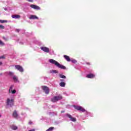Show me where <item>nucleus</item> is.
Listing matches in <instances>:
<instances>
[{"instance_id": "f8f14e48", "label": "nucleus", "mask_w": 131, "mask_h": 131, "mask_svg": "<svg viewBox=\"0 0 131 131\" xmlns=\"http://www.w3.org/2000/svg\"><path fill=\"white\" fill-rule=\"evenodd\" d=\"M12 18L13 19H19V18H21V16L19 15H11Z\"/></svg>"}, {"instance_id": "f257e3e1", "label": "nucleus", "mask_w": 131, "mask_h": 131, "mask_svg": "<svg viewBox=\"0 0 131 131\" xmlns=\"http://www.w3.org/2000/svg\"><path fill=\"white\" fill-rule=\"evenodd\" d=\"M49 63H51V64H52L53 65H55V66H56L58 68H60V69H63L64 70H65V69H66V67L60 64L57 61H56L53 59H49Z\"/></svg>"}, {"instance_id": "dca6fc26", "label": "nucleus", "mask_w": 131, "mask_h": 131, "mask_svg": "<svg viewBox=\"0 0 131 131\" xmlns=\"http://www.w3.org/2000/svg\"><path fill=\"white\" fill-rule=\"evenodd\" d=\"M12 77L14 82H18V78L17 77V76L14 75Z\"/></svg>"}, {"instance_id": "20e7f679", "label": "nucleus", "mask_w": 131, "mask_h": 131, "mask_svg": "<svg viewBox=\"0 0 131 131\" xmlns=\"http://www.w3.org/2000/svg\"><path fill=\"white\" fill-rule=\"evenodd\" d=\"M41 89L43 90V92H45L46 95H49V93H50V90L49 89V88L48 86H42Z\"/></svg>"}, {"instance_id": "cd10ccee", "label": "nucleus", "mask_w": 131, "mask_h": 131, "mask_svg": "<svg viewBox=\"0 0 131 131\" xmlns=\"http://www.w3.org/2000/svg\"><path fill=\"white\" fill-rule=\"evenodd\" d=\"M27 2H29V3H33V0H26Z\"/></svg>"}, {"instance_id": "aec40b11", "label": "nucleus", "mask_w": 131, "mask_h": 131, "mask_svg": "<svg viewBox=\"0 0 131 131\" xmlns=\"http://www.w3.org/2000/svg\"><path fill=\"white\" fill-rule=\"evenodd\" d=\"M11 128L13 129V130H16V129H18V127L15 125H12Z\"/></svg>"}, {"instance_id": "39448f33", "label": "nucleus", "mask_w": 131, "mask_h": 131, "mask_svg": "<svg viewBox=\"0 0 131 131\" xmlns=\"http://www.w3.org/2000/svg\"><path fill=\"white\" fill-rule=\"evenodd\" d=\"M66 116H67V117H68V118H70V120L71 121H73V122H76V118L72 117V116H71V115H70L69 114H67L66 115Z\"/></svg>"}, {"instance_id": "c9c22d12", "label": "nucleus", "mask_w": 131, "mask_h": 131, "mask_svg": "<svg viewBox=\"0 0 131 131\" xmlns=\"http://www.w3.org/2000/svg\"><path fill=\"white\" fill-rule=\"evenodd\" d=\"M88 65H90V63H89V62H87V63H86Z\"/></svg>"}, {"instance_id": "4468645a", "label": "nucleus", "mask_w": 131, "mask_h": 131, "mask_svg": "<svg viewBox=\"0 0 131 131\" xmlns=\"http://www.w3.org/2000/svg\"><path fill=\"white\" fill-rule=\"evenodd\" d=\"M64 58L68 61V62H70L71 61V59H70V57L67 55H64L63 56Z\"/></svg>"}, {"instance_id": "ea45409f", "label": "nucleus", "mask_w": 131, "mask_h": 131, "mask_svg": "<svg viewBox=\"0 0 131 131\" xmlns=\"http://www.w3.org/2000/svg\"><path fill=\"white\" fill-rule=\"evenodd\" d=\"M5 10H7L6 9H5Z\"/></svg>"}, {"instance_id": "9d476101", "label": "nucleus", "mask_w": 131, "mask_h": 131, "mask_svg": "<svg viewBox=\"0 0 131 131\" xmlns=\"http://www.w3.org/2000/svg\"><path fill=\"white\" fill-rule=\"evenodd\" d=\"M29 18L30 20H35V19H37V20H38V17H37L36 15H30Z\"/></svg>"}, {"instance_id": "f03ea898", "label": "nucleus", "mask_w": 131, "mask_h": 131, "mask_svg": "<svg viewBox=\"0 0 131 131\" xmlns=\"http://www.w3.org/2000/svg\"><path fill=\"white\" fill-rule=\"evenodd\" d=\"M14 98H8L7 99V106H9L10 107H12V106H14Z\"/></svg>"}, {"instance_id": "7c9ffc66", "label": "nucleus", "mask_w": 131, "mask_h": 131, "mask_svg": "<svg viewBox=\"0 0 131 131\" xmlns=\"http://www.w3.org/2000/svg\"><path fill=\"white\" fill-rule=\"evenodd\" d=\"M29 131H35V129H32L29 130Z\"/></svg>"}, {"instance_id": "412c9836", "label": "nucleus", "mask_w": 131, "mask_h": 131, "mask_svg": "<svg viewBox=\"0 0 131 131\" xmlns=\"http://www.w3.org/2000/svg\"><path fill=\"white\" fill-rule=\"evenodd\" d=\"M0 23H8V20L0 19Z\"/></svg>"}, {"instance_id": "4be33fe9", "label": "nucleus", "mask_w": 131, "mask_h": 131, "mask_svg": "<svg viewBox=\"0 0 131 131\" xmlns=\"http://www.w3.org/2000/svg\"><path fill=\"white\" fill-rule=\"evenodd\" d=\"M0 46L1 47H4V46H5V43L3 42V41H2L1 40H0Z\"/></svg>"}, {"instance_id": "f3484780", "label": "nucleus", "mask_w": 131, "mask_h": 131, "mask_svg": "<svg viewBox=\"0 0 131 131\" xmlns=\"http://www.w3.org/2000/svg\"><path fill=\"white\" fill-rule=\"evenodd\" d=\"M66 84V83H65L64 82H61L59 83V85L60 86H61V88H65Z\"/></svg>"}, {"instance_id": "ddd939ff", "label": "nucleus", "mask_w": 131, "mask_h": 131, "mask_svg": "<svg viewBox=\"0 0 131 131\" xmlns=\"http://www.w3.org/2000/svg\"><path fill=\"white\" fill-rule=\"evenodd\" d=\"M88 78H94L95 77V75L93 74H89L86 75Z\"/></svg>"}, {"instance_id": "a211bd4d", "label": "nucleus", "mask_w": 131, "mask_h": 131, "mask_svg": "<svg viewBox=\"0 0 131 131\" xmlns=\"http://www.w3.org/2000/svg\"><path fill=\"white\" fill-rule=\"evenodd\" d=\"M59 77H60V78H63L64 79H66V76L64 75L59 74Z\"/></svg>"}, {"instance_id": "2eb2a0df", "label": "nucleus", "mask_w": 131, "mask_h": 131, "mask_svg": "<svg viewBox=\"0 0 131 131\" xmlns=\"http://www.w3.org/2000/svg\"><path fill=\"white\" fill-rule=\"evenodd\" d=\"M13 117H14V118H17L18 114L17 113V111H14V112L13 113Z\"/></svg>"}, {"instance_id": "6ab92c4d", "label": "nucleus", "mask_w": 131, "mask_h": 131, "mask_svg": "<svg viewBox=\"0 0 131 131\" xmlns=\"http://www.w3.org/2000/svg\"><path fill=\"white\" fill-rule=\"evenodd\" d=\"M50 73L57 74V73H59V72H58V71L56 70H52V71H50Z\"/></svg>"}, {"instance_id": "2f4dec72", "label": "nucleus", "mask_w": 131, "mask_h": 131, "mask_svg": "<svg viewBox=\"0 0 131 131\" xmlns=\"http://www.w3.org/2000/svg\"><path fill=\"white\" fill-rule=\"evenodd\" d=\"M29 124H32V122L30 121V122H29Z\"/></svg>"}, {"instance_id": "9b49d317", "label": "nucleus", "mask_w": 131, "mask_h": 131, "mask_svg": "<svg viewBox=\"0 0 131 131\" xmlns=\"http://www.w3.org/2000/svg\"><path fill=\"white\" fill-rule=\"evenodd\" d=\"M4 74L6 75H9V76H12V77L14 76V72H6L4 73Z\"/></svg>"}, {"instance_id": "5701e85b", "label": "nucleus", "mask_w": 131, "mask_h": 131, "mask_svg": "<svg viewBox=\"0 0 131 131\" xmlns=\"http://www.w3.org/2000/svg\"><path fill=\"white\" fill-rule=\"evenodd\" d=\"M72 63H74V64H75L76 63H77V61L75 59H72L71 60Z\"/></svg>"}, {"instance_id": "c85d7f7f", "label": "nucleus", "mask_w": 131, "mask_h": 131, "mask_svg": "<svg viewBox=\"0 0 131 131\" xmlns=\"http://www.w3.org/2000/svg\"><path fill=\"white\" fill-rule=\"evenodd\" d=\"M16 32H20V30L17 29L16 30Z\"/></svg>"}, {"instance_id": "0eeeda50", "label": "nucleus", "mask_w": 131, "mask_h": 131, "mask_svg": "<svg viewBox=\"0 0 131 131\" xmlns=\"http://www.w3.org/2000/svg\"><path fill=\"white\" fill-rule=\"evenodd\" d=\"M15 69H17L19 72H23L24 71V70L23 69V68L19 65H16L15 66Z\"/></svg>"}, {"instance_id": "c756f323", "label": "nucleus", "mask_w": 131, "mask_h": 131, "mask_svg": "<svg viewBox=\"0 0 131 131\" xmlns=\"http://www.w3.org/2000/svg\"><path fill=\"white\" fill-rule=\"evenodd\" d=\"M0 59H5V56H1Z\"/></svg>"}, {"instance_id": "6e6552de", "label": "nucleus", "mask_w": 131, "mask_h": 131, "mask_svg": "<svg viewBox=\"0 0 131 131\" xmlns=\"http://www.w3.org/2000/svg\"><path fill=\"white\" fill-rule=\"evenodd\" d=\"M30 8H32V9H34V10H40V7L35 5L31 4L30 5Z\"/></svg>"}, {"instance_id": "e433bc0d", "label": "nucleus", "mask_w": 131, "mask_h": 131, "mask_svg": "<svg viewBox=\"0 0 131 131\" xmlns=\"http://www.w3.org/2000/svg\"><path fill=\"white\" fill-rule=\"evenodd\" d=\"M52 108H55V106L54 105L52 106Z\"/></svg>"}, {"instance_id": "473e14b6", "label": "nucleus", "mask_w": 131, "mask_h": 131, "mask_svg": "<svg viewBox=\"0 0 131 131\" xmlns=\"http://www.w3.org/2000/svg\"><path fill=\"white\" fill-rule=\"evenodd\" d=\"M65 112V111H61V113H64Z\"/></svg>"}, {"instance_id": "4c0bfd02", "label": "nucleus", "mask_w": 131, "mask_h": 131, "mask_svg": "<svg viewBox=\"0 0 131 131\" xmlns=\"http://www.w3.org/2000/svg\"><path fill=\"white\" fill-rule=\"evenodd\" d=\"M0 75H3V73H1V74H0Z\"/></svg>"}, {"instance_id": "a878e982", "label": "nucleus", "mask_w": 131, "mask_h": 131, "mask_svg": "<svg viewBox=\"0 0 131 131\" xmlns=\"http://www.w3.org/2000/svg\"><path fill=\"white\" fill-rule=\"evenodd\" d=\"M10 93H11V94H12L13 95H14L15 93H16V91L15 90H12Z\"/></svg>"}, {"instance_id": "393cba45", "label": "nucleus", "mask_w": 131, "mask_h": 131, "mask_svg": "<svg viewBox=\"0 0 131 131\" xmlns=\"http://www.w3.org/2000/svg\"><path fill=\"white\" fill-rule=\"evenodd\" d=\"M14 86L13 85H12L10 88V89H9V93H11L13 90V87Z\"/></svg>"}, {"instance_id": "1a4fd4ad", "label": "nucleus", "mask_w": 131, "mask_h": 131, "mask_svg": "<svg viewBox=\"0 0 131 131\" xmlns=\"http://www.w3.org/2000/svg\"><path fill=\"white\" fill-rule=\"evenodd\" d=\"M75 109H76V110H78L79 111H81L82 112H85V109L83 108V107L80 106H76Z\"/></svg>"}, {"instance_id": "7ed1b4c3", "label": "nucleus", "mask_w": 131, "mask_h": 131, "mask_svg": "<svg viewBox=\"0 0 131 131\" xmlns=\"http://www.w3.org/2000/svg\"><path fill=\"white\" fill-rule=\"evenodd\" d=\"M62 99H63L62 95H59L58 96H54L53 98H51V101L53 103H56V102H58V101H60V100H62Z\"/></svg>"}, {"instance_id": "f704fd0d", "label": "nucleus", "mask_w": 131, "mask_h": 131, "mask_svg": "<svg viewBox=\"0 0 131 131\" xmlns=\"http://www.w3.org/2000/svg\"><path fill=\"white\" fill-rule=\"evenodd\" d=\"M60 81H61V82H63V81H64V80H63V79H60Z\"/></svg>"}, {"instance_id": "58836bf2", "label": "nucleus", "mask_w": 131, "mask_h": 131, "mask_svg": "<svg viewBox=\"0 0 131 131\" xmlns=\"http://www.w3.org/2000/svg\"><path fill=\"white\" fill-rule=\"evenodd\" d=\"M0 117H2V115H1V114H0Z\"/></svg>"}, {"instance_id": "b1692460", "label": "nucleus", "mask_w": 131, "mask_h": 131, "mask_svg": "<svg viewBox=\"0 0 131 131\" xmlns=\"http://www.w3.org/2000/svg\"><path fill=\"white\" fill-rule=\"evenodd\" d=\"M54 129V127H51L49 129H47L46 131H52Z\"/></svg>"}, {"instance_id": "423d86ee", "label": "nucleus", "mask_w": 131, "mask_h": 131, "mask_svg": "<svg viewBox=\"0 0 131 131\" xmlns=\"http://www.w3.org/2000/svg\"><path fill=\"white\" fill-rule=\"evenodd\" d=\"M40 49L41 51H43V52H45V53H50V49H49L48 47H41Z\"/></svg>"}, {"instance_id": "bb28decb", "label": "nucleus", "mask_w": 131, "mask_h": 131, "mask_svg": "<svg viewBox=\"0 0 131 131\" xmlns=\"http://www.w3.org/2000/svg\"><path fill=\"white\" fill-rule=\"evenodd\" d=\"M0 29H5V26L0 25Z\"/></svg>"}, {"instance_id": "72a5a7b5", "label": "nucleus", "mask_w": 131, "mask_h": 131, "mask_svg": "<svg viewBox=\"0 0 131 131\" xmlns=\"http://www.w3.org/2000/svg\"><path fill=\"white\" fill-rule=\"evenodd\" d=\"M1 65H3V62H2V61H0V66H1Z\"/></svg>"}]
</instances>
